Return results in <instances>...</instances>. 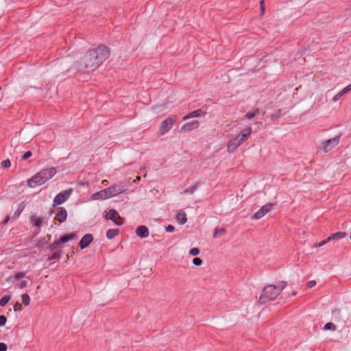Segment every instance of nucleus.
<instances>
[{"label":"nucleus","mask_w":351,"mask_h":351,"mask_svg":"<svg viewBox=\"0 0 351 351\" xmlns=\"http://www.w3.org/2000/svg\"><path fill=\"white\" fill-rule=\"evenodd\" d=\"M109 55L108 48L104 45L88 50L80 62L79 70L82 72H85L84 69L93 71L105 61Z\"/></svg>","instance_id":"1"},{"label":"nucleus","mask_w":351,"mask_h":351,"mask_svg":"<svg viewBox=\"0 0 351 351\" xmlns=\"http://www.w3.org/2000/svg\"><path fill=\"white\" fill-rule=\"evenodd\" d=\"M56 173V169L53 167L42 169L27 181V185L34 188L45 184Z\"/></svg>","instance_id":"2"},{"label":"nucleus","mask_w":351,"mask_h":351,"mask_svg":"<svg viewBox=\"0 0 351 351\" xmlns=\"http://www.w3.org/2000/svg\"><path fill=\"white\" fill-rule=\"evenodd\" d=\"M252 130L248 127L241 131L236 137L230 141L228 143V152L234 153L237 149L251 136Z\"/></svg>","instance_id":"3"},{"label":"nucleus","mask_w":351,"mask_h":351,"mask_svg":"<svg viewBox=\"0 0 351 351\" xmlns=\"http://www.w3.org/2000/svg\"><path fill=\"white\" fill-rule=\"evenodd\" d=\"M278 295V290L276 288V286L269 285L262 291L258 302L261 304L266 303L275 300Z\"/></svg>","instance_id":"4"},{"label":"nucleus","mask_w":351,"mask_h":351,"mask_svg":"<svg viewBox=\"0 0 351 351\" xmlns=\"http://www.w3.org/2000/svg\"><path fill=\"white\" fill-rule=\"evenodd\" d=\"M341 134H339L335 136L332 138L324 141L320 146L319 149L322 150L324 153H327L331 151L333 148H335L339 143V140L341 138Z\"/></svg>","instance_id":"5"},{"label":"nucleus","mask_w":351,"mask_h":351,"mask_svg":"<svg viewBox=\"0 0 351 351\" xmlns=\"http://www.w3.org/2000/svg\"><path fill=\"white\" fill-rule=\"evenodd\" d=\"M72 192L73 189H69L56 195L53 201V206H56L63 204L69 199Z\"/></svg>","instance_id":"6"},{"label":"nucleus","mask_w":351,"mask_h":351,"mask_svg":"<svg viewBox=\"0 0 351 351\" xmlns=\"http://www.w3.org/2000/svg\"><path fill=\"white\" fill-rule=\"evenodd\" d=\"M273 205L274 204H267L265 206H262L257 212H256L252 216V219H261L266 214H267L269 212L271 211Z\"/></svg>","instance_id":"7"},{"label":"nucleus","mask_w":351,"mask_h":351,"mask_svg":"<svg viewBox=\"0 0 351 351\" xmlns=\"http://www.w3.org/2000/svg\"><path fill=\"white\" fill-rule=\"evenodd\" d=\"M176 121V119L167 118L165 119L160 127V134L164 135L166 134L173 126L174 123Z\"/></svg>","instance_id":"8"},{"label":"nucleus","mask_w":351,"mask_h":351,"mask_svg":"<svg viewBox=\"0 0 351 351\" xmlns=\"http://www.w3.org/2000/svg\"><path fill=\"white\" fill-rule=\"evenodd\" d=\"M332 319L335 321H346L348 319V313L340 308H336L332 312Z\"/></svg>","instance_id":"9"},{"label":"nucleus","mask_w":351,"mask_h":351,"mask_svg":"<svg viewBox=\"0 0 351 351\" xmlns=\"http://www.w3.org/2000/svg\"><path fill=\"white\" fill-rule=\"evenodd\" d=\"M106 219L112 220L117 226H121L123 223L122 219L120 217L117 211L114 209H110L108 211Z\"/></svg>","instance_id":"10"},{"label":"nucleus","mask_w":351,"mask_h":351,"mask_svg":"<svg viewBox=\"0 0 351 351\" xmlns=\"http://www.w3.org/2000/svg\"><path fill=\"white\" fill-rule=\"evenodd\" d=\"M93 240V236L91 234H86L80 240L79 245L81 249L86 248Z\"/></svg>","instance_id":"11"},{"label":"nucleus","mask_w":351,"mask_h":351,"mask_svg":"<svg viewBox=\"0 0 351 351\" xmlns=\"http://www.w3.org/2000/svg\"><path fill=\"white\" fill-rule=\"evenodd\" d=\"M67 218V211L66 210L61 207L59 208L58 212L56 213L54 219L59 221L60 223H63L66 220Z\"/></svg>","instance_id":"12"},{"label":"nucleus","mask_w":351,"mask_h":351,"mask_svg":"<svg viewBox=\"0 0 351 351\" xmlns=\"http://www.w3.org/2000/svg\"><path fill=\"white\" fill-rule=\"evenodd\" d=\"M148 228L143 225L139 226L136 229V234L140 238H147L149 236Z\"/></svg>","instance_id":"13"},{"label":"nucleus","mask_w":351,"mask_h":351,"mask_svg":"<svg viewBox=\"0 0 351 351\" xmlns=\"http://www.w3.org/2000/svg\"><path fill=\"white\" fill-rule=\"evenodd\" d=\"M110 188L114 196H116L125 191L127 189V186L121 184H114L110 186Z\"/></svg>","instance_id":"14"},{"label":"nucleus","mask_w":351,"mask_h":351,"mask_svg":"<svg viewBox=\"0 0 351 351\" xmlns=\"http://www.w3.org/2000/svg\"><path fill=\"white\" fill-rule=\"evenodd\" d=\"M199 121L197 120L193 121L190 123H185L181 128L182 131H191L199 127Z\"/></svg>","instance_id":"15"},{"label":"nucleus","mask_w":351,"mask_h":351,"mask_svg":"<svg viewBox=\"0 0 351 351\" xmlns=\"http://www.w3.org/2000/svg\"><path fill=\"white\" fill-rule=\"evenodd\" d=\"M204 114H205V112L204 111H202L201 109H198V110H194V111L189 113L186 116H184L183 117V120L185 121V120H187L191 118L198 117L202 115H204Z\"/></svg>","instance_id":"16"},{"label":"nucleus","mask_w":351,"mask_h":351,"mask_svg":"<svg viewBox=\"0 0 351 351\" xmlns=\"http://www.w3.org/2000/svg\"><path fill=\"white\" fill-rule=\"evenodd\" d=\"M76 239L75 233H71L69 234H66L63 237H61L58 240L60 244L65 243L69 241H73Z\"/></svg>","instance_id":"17"},{"label":"nucleus","mask_w":351,"mask_h":351,"mask_svg":"<svg viewBox=\"0 0 351 351\" xmlns=\"http://www.w3.org/2000/svg\"><path fill=\"white\" fill-rule=\"evenodd\" d=\"M346 233L345 232H338L331 234L328 238V241H335L339 240L346 237Z\"/></svg>","instance_id":"18"},{"label":"nucleus","mask_w":351,"mask_h":351,"mask_svg":"<svg viewBox=\"0 0 351 351\" xmlns=\"http://www.w3.org/2000/svg\"><path fill=\"white\" fill-rule=\"evenodd\" d=\"M92 199L95 200L106 199V193L103 190L96 192L92 195Z\"/></svg>","instance_id":"19"},{"label":"nucleus","mask_w":351,"mask_h":351,"mask_svg":"<svg viewBox=\"0 0 351 351\" xmlns=\"http://www.w3.org/2000/svg\"><path fill=\"white\" fill-rule=\"evenodd\" d=\"M176 220L182 225L184 224L187 221V218L185 213L184 212H179L176 217Z\"/></svg>","instance_id":"20"},{"label":"nucleus","mask_w":351,"mask_h":351,"mask_svg":"<svg viewBox=\"0 0 351 351\" xmlns=\"http://www.w3.org/2000/svg\"><path fill=\"white\" fill-rule=\"evenodd\" d=\"M30 221L34 224V226L36 227L41 226L43 222V217H37L34 215L32 216L30 218Z\"/></svg>","instance_id":"21"},{"label":"nucleus","mask_w":351,"mask_h":351,"mask_svg":"<svg viewBox=\"0 0 351 351\" xmlns=\"http://www.w3.org/2000/svg\"><path fill=\"white\" fill-rule=\"evenodd\" d=\"M119 233L118 229H109L106 232V237L108 239H112L114 238Z\"/></svg>","instance_id":"22"},{"label":"nucleus","mask_w":351,"mask_h":351,"mask_svg":"<svg viewBox=\"0 0 351 351\" xmlns=\"http://www.w3.org/2000/svg\"><path fill=\"white\" fill-rule=\"evenodd\" d=\"M259 113V109H255L252 111H249L245 114V117L247 119H253L256 115Z\"/></svg>","instance_id":"23"},{"label":"nucleus","mask_w":351,"mask_h":351,"mask_svg":"<svg viewBox=\"0 0 351 351\" xmlns=\"http://www.w3.org/2000/svg\"><path fill=\"white\" fill-rule=\"evenodd\" d=\"M62 254V250H58L54 252L51 256L47 258V261L58 260Z\"/></svg>","instance_id":"24"},{"label":"nucleus","mask_w":351,"mask_h":351,"mask_svg":"<svg viewBox=\"0 0 351 351\" xmlns=\"http://www.w3.org/2000/svg\"><path fill=\"white\" fill-rule=\"evenodd\" d=\"M11 296L10 295H5L2 297L0 300V306H4L10 301Z\"/></svg>","instance_id":"25"},{"label":"nucleus","mask_w":351,"mask_h":351,"mask_svg":"<svg viewBox=\"0 0 351 351\" xmlns=\"http://www.w3.org/2000/svg\"><path fill=\"white\" fill-rule=\"evenodd\" d=\"M226 232V230L225 228H215L213 237L214 238H216L219 235L225 234Z\"/></svg>","instance_id":"26"},{"label":"nucleus","mask_w":351,"mask_h":351,"mask_svg":"<svg viewBox=\"0 0 351 351\" xmlns=\"http://www.w3.org/2000/svg\"><path fill=\"white\" fill-rule=\"evenodd\" d=\"M22 302L24 305L27 306L30 303V298L27 293H23L21 295Z\"/></svg>","instance_id":"27"},{"label":"nucleus","mask_w":351,"mask_h":351,"mask_svg":"<svg viewBox=\"0 0 351 351\" xmlns=\"http://www.w3.org/2000/svg\"><path fill=\"white\" fill-rule=\"evenodd\" d=\"M286 286H287V282H285V281H280L278 282V285L276 286V288L278 290L279 294L286 287Z\"/></svg>","instance_id":"28"},{"label":"nucleus","mask_w":351,"mask_h":351,"mask_svg":"<svg viewBox=\"0 0 351 351\" xmlns=\"http://www.w3.org/2000/svg\"><path fill=\"white\" fill-rule=\"evenodd\" d=\"M197 184H195L193 185L192 186L185 189L183 193H186H186L193 194L197 189Z\"/></svg>","instance_id":"29"},{"label":"nucleus","mask_w":351,"mask_h":351,"mask_svg":"<svg viewBox=\"0 0 351 351\" xmlns=\"http://www.w3.org/2000/svg\"><path fill=\"white\" fill-rule=\"evenodd\" d=\"M346 93V92L344 90V89L341 90L339 93L334 96L332 99L333 101H337L340 99L341 96H343Z\"/></svg>","instance_id":"30"},{"label":"nucleus","mask_w":351,"mask_h":351,"mask_svg":"<svg viewBox=\"0 0 351 351\" xmlns=\"http://www.w3.org/2000/svg\"><path fill=\"white\" fill-rule=\"evenodd\" d=\"M104 191L106 193V196L107 199L114 197V195L112 194L110 187H108V188L104 189Z\"/></svg>","instance_id":"31"},{"label":"nucleus","mask_w":351,"mask_h":351,"mask_svg":"<svg viewBox=\"0 0 351 351\" xmlns=\"http://www.w3.org/2000/svg\"><path fill=\"white\" fill-rule=\"evenodd\" d=\"M59 245H60L58 242V240H56L54 241L53 243H51L49 245V249L50 250H55Z\"/></svg>","instance_id":"32"},{"label":"nucleus","mask_w":351,"mask_h":351,"mask_svg":"<svg viewBox=\"0 0 351 351\" xmlns=\"http://www.w3.org/2000/svg\"><path fill=\"white\" fill-rule=\"evenodd\" d=\"M189 254L191 256H197L199 254V250L197 247H193L190 250Z\"/></svg>","instance_id":"33"},{"label":"nucleus","mask_w":351,"mask_h":351,"mask_svg":"<svg viewBox=\"0 0 351 351\" xmlns=\"http://www.w3.org/2000/svg\"><path fill=\"white\" fill-rule=\"evenodd\" d=\"M324 329L326 330H335V325L331 323V322H328L327 324H325L324 327Z\"/></svg>","instance_id":"34"},{"label":"nucleus","mask_w":351,"mask_h":351,"mask_svg":"<svg viewBox=\"0 0 351 351\" xmlns=\"http://www.w3.org/2000/svg\"><path fill=\"white\" fill-rule=\"evenodd\" d=\"M32 155V152L30 151H28L26 153H25L22 156H21V160H27V158H29V157H31Z\"/></svg>","instance_id":"35"},{"label":"nucleus","mask_w":351,"mask_h":351,"mask_svg":"<svg viewBox=\"0 0 351 351\" xmlns=\"http://www.w3.org/2000/svg\"><path fill=\"white\" fill-rule=\"evenodd\" d=\"M1 165L5 168L10 167L11 165V162L8 159L4 160L1 162Z\"/></svg>","instance_id":"36"},{"label":"nucleus","mask_w":351,"mask_h":351,"mask_svg":"<svg viewBox=\"0 0 351 351\" xmlns=\"http://www.w3.org/2000/svg\"><path fill=\"white\" fill-rule=\"evenodd\" d=\"M193 263L196 266H199L202 265V261L199 258H194L193 259Z\"/></svg>","instance_id":"37"},{"label":"nucleus","mask_w":351,"mask_h":351,"mask_svg":"<svg viewBox=\"0 0 351 351\" xmlns=\"http://www.w3.org/2000/svg\"><path fill=\"white\" fill-rule=\"evenodd\" d=\"M7 319L4 315H0V326H4L6 324Z\"/></svg>","instance_id":"38"},{"label":"nucleus","mask_w":351,"mask_h":351,"mask_svg":"<svg viewBox=\"0 0 351 351\" xmlns=\"http://www.w3.org/2000/svg\"><path fill=\"white\" fill-rule=\"evenodd\" d=\"M25 276V273L24 272H18L16 273L14 276V278L16 279V280H19L22 278H23Z\"/></svg>","instance_id":"39"},{"label":"nucleus","mask_w":351,"mask_h":351,"mask_svg":"<svg viewBox=\"0 0 351 351\" xmlns=\"http://www.w3.org/2000/svg\"><path fill=\"white\" fill-rule=\"evenodd\" d=\"M165 230L167 232H173L175 230V228L172 225H168L165 227Z\"/></svg>","instance_id":"40"},{"label":"nucleus","mask_w":351,"mask_h":351,"mask_svg":"<svg viewBox=\"0 0 351 351\" xmlns=\"http://www.w3.org/2000/svg\"><path fill=\"white\" fill-rule=\"evenodd\" d=\"M260 8H261V14L263 15L265 12V6H264V1L263 0H261L260 1Z\"/></svg>","instance_id":"41"},{"label":"nucleus","mask_w":351,"mask_h":351,"mask_svg":"<svg viewBox=\"0 0 351 351\" xmlns=\"http://www.w3.org/2000/svg\"><path fill=\"white\" fill-rule=\"evenodd\" d=\"M309 288H312L316 285V281L314 280H310L307 283Z\"/></svg>","instance_id":"42"},{"label":"nucleus","mask_w":351,"mask_h":351,"mask_svg":"<svg viewBox=\"0 0 351 351\" xmlns=\"http://www.w3.org/2000/svg\"><path fill=\"white\" fill-rule=\"evenodd\" d=\"M27 282L26 280H22L21 283L19 285V287L20 289H23L27 287Z\"/></svg>","instance_id":"43"},{"label":"nucleus","mask_w":351,"mask_h":351,"mask_svg":"<svg viewBox=\"0 0 351 351\" xmlns=\"http://www.w3.org/2000/svg\"><path fill=\"white\" fill-rule=\"evenodd\" d=\"M14 311H21V304L20 303H16L14 306Z\"/></svg>","instance_id":"44"},{"label":"nucleus","mask_w":351,"mask_h":351,"mask_svg":"<svg viewBox=\"0 0 351 351\" xmlns=\"http://www.w3.org/2000/svg\"><path fill=\"white\" fill-rule=\"evenodd\" d=\"M0 351H7V346L4 343H0Z\"/></svg>","instance_id":"45"},{"label":"nucleus","mask_w":351,"mask_h":351,"mask_svg":"<svg viewBox=\"0 0 351 351\" xmlns=\"http://www.w3.org/2000/svg\"><path fill=\"white\" fill-rule=\"evenodd\" d=\"M330 241H328V239L325 241H323L322 242H320L319 243H318L317 245V247H322L324 245H325L326 243H327L328 242H329Z\"/></svg>","instance_id":"46"},{"label":"nucleus","mask_w":351,"mask_h":351,"mask_svg":"<svg viewBox=\"0 0 351 351\" xmlns=\"http://www.w3.org/2000/svg\"><path fill=\"white\" fill-rule=\"evenodd\" d=\"M344 90L346 92V93L348 92H349L350 90H351V84H349L348 86H347L346 88H343Z\"/></svg>","instance_id":"47"},{"label":"nucleus","mask_w":351,"mask_h":351,"mask_svg":"<svg viewBox=\"0 0 351 351\" xmlns=\"http://www.w3.org/2000/svg\"><path fill=\"white\" fill-rule=\"evenodd\" d=\"M9 220H10V217L8 216V217H5V219H4L3 223H7L9 221Z\"/></svg>","instance_id":"48"},{"label":"nucleus","mask_w":351,"mask_h":351,"mask_svg":"<svg viewBox=\"0 0 351 351\" xmlns=\"http://www.w3.org/2000/svg\"><path fill=\"white\" fill-rule=\"evenodd\" d=\"M278 117V115L272 114V115L271 116V117L272 119H274V118H275V117Z\"/></svg>","instance_id":"49"},{"label":"nucleus","mask_w":351,"mask_h":351,"mask_svg":"<svg viewBox=\"0 0 351 351\" xmlns=\"http://www.w3.org/2000/svg\"><path fill=\"white\" fill-rule=\"evenodd\" d=\"M296 294H297V292H296V291H293V292L292 293V295H295Z\"/></svg>","instance_id":"50"}]
</instances>
